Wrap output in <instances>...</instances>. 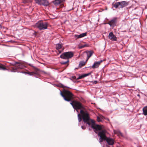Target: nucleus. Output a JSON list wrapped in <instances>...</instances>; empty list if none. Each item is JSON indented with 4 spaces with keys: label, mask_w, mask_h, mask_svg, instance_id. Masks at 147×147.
Listing matches in <instances>:
<instances>
[{
    "label": "nucleus",
    "mask_w": 147,
    "mask_h": 147,
    "mask_svg": "<svg viewBox=\"0 0 147 147\" xmlns=\"http://www.w3.org/2000/svg\"><path fill=\"white\" fill-rule=\"evenodd\" d=\"M61 86H62V87L63 88L65 87V86H63V85H62Z\"/></svg>",
    "instance_id": "nucleus-32"
},
{
    "label": "nucleus",
    "mask_w": 147,
    "mask_h": 147,
    "mask_svg": "<svg viewBox=\"0 0 147 147\" xmlns=\"http://www.w3.org/2000/svg\"><path fill=\"white\" fill-rule=\"evenodd\" d=\"M23 73L28 74H29L30 75H33V74H34V72H22Z\"/></svg>",
    "instance_id": "nucleus-24"
},
{
    "label": "nucleus",
    "mask_w": 147,
    "mask_h": 147,
    "mask_svg": "<svg viewBox=\"0 0 147 147\" xmlns=\"http://www.w3.org/2000/svg\"><path fill=\"white\" fill-rule=\"evenodd\" d=\"M0 28H2V26L0 24Z\"/></svg>",
    "instance_id": "nucleus-34"
},
{
    "label": "nucleus",
    "mask_w": 147,
    "mask_h": 147,
    "mask_svg": "<svg viewBox=\"0 0 147 147\" xmlns=\"http://www.w3.org/2000/svg\"><path fill=\"white\" fill-rule=\"evenodd\" d=\"M34 33L33 34V35H34L35 36H36V32L34 31Z\"/></svg>",
    "instance_id": "nucleus-30"
},
{
    "label": "nucleus",
    "mask_w": 147,
    "mask_h": 147,
    "mask_svg": "<svg viewBox=\"0 0 147 147\" xmlns=\"http://www.w3.org/2000/svg\"><path fill=\"white\" fill-rule=\"evenodd\" d=\"M70 104L73 108L78 112V110L83 108L82 104L80 102L77 101H71Z\"/></svg>",
    "instance_id": "nucleus-5"
},
{
    "label": "nucleus",
    "mask_w": 147,
    "mask_h": 147,
    "mask_svg": "<svg viewBox=\"0 0 147 147\" xmlns=\"http://www.w3.org/2000/svg\"><path fill=\"white\" fill-rule=\"evenodd\" d=\"M107 132L105 130H102L98 132V135L100 137L99 140L100 142H102L104 141H106L109 145H113L114 143V140L112 138L107 137L106 134Z\"/></svg>",
    "instance_id": "nucleus-2"
},
{
    "label": "nucleus",
    "mask_w": 147,
    "mask_h": 147,
    "mask_svg": "<svg viewBox=\"0 0 147 147\" xmlns=\"http://www.w3.org/2000/svg\"><path fill=\"white\" fill-rule=\"evenodd\" d=\"M119 2H117L115 3L113 7H114L116 8H119Z\"/></svg>",
    "instance_id": "nucleus-21"
},
{
    "label": "nucleus",
    "mask_w": 147,
    "mask_h": 147,
    "mask_svg": "<svg viewBox=\"0 0 147 147\" xmlns=\"http://www.w3.org/2000/svg\"><path fill=\"white\" fill-rule=\"evenodd\" d=\"M48 27V24L47 22L40 21L36 23L34 28H47Z\"/></svg>",
    "instance_id": "nucleus-7"
},
{
    "label": "nucleus",
    "mask_w": 147,
    "mask_h": 147,
    "mask_svg": "<svg viewBox=\"0 0 147 147\" xmlns=\"http://www.w3.org/2000/svg\"><path fill=\"white\" fill-rule=\"evenodd\" d=\"M25 67L24 65L22 63H16L15 65L10 67L9 69H7L5 66L0 64V70H8L9 71L16 72L18 71V69H22Z\"/></svg>",
    "instance_id": "nucleus-3"
},
{
    "label": "nucleus",
    "mask_w": 147,
    "mask_h": 147,
    "mask_svg": "<svg viewBox=\"0 0 147 147\" xmlns=\"http://www.w3.org/2000/svg\"><path fill=\"white\" fill-rule=\"evenodd\" d=\"M65 0H57L56 2L57 3L55 5H58L60 4L61 3L65 1Z\"/></svg>",
    "instance_id": "nucleus-19"
},
{
    "label": "nucleus",
    "mask_w": 147,
    "mask_h": 147,
    "mask_svg": "<svg viewBox=\"0 0 147 147\" xmlns=\"http://www.w3.org/2000/svg\"><path fill=\"white\" fill-rule=\"evenodd\" d=\"M60 91L61 95L65 101L70 102L74 99V96L70 91L64 89L62 91Z\"/></svg>",
    "instance_id": "nucleus-4"
},
{
    "label": "nucleus",
    "mask_w": 147,
    "mask_h": 147,
    "mask_svg": "<svg viewBox=\"0 0 147 147\" xmlns=\"http://www.w3.org/2000/svg\"><path fill=\"white\" fill-rule=\"evenodd\" d=\"M69 61V60H67V61H61V62L60 63L62 65H65L68 63Z\"/></svg>",
    "instance_id": "nucleus-22"
},
{
    "label": "nucleus",
    "mask_w": 147,
    "mask_h": 147,
    "mask_svg": "<svg viewBox=\"0 0 147 147\" xmlns=\"http://www.w3.org/2000/svg\"><path fill=\"white\" fill-rule=\"evenodd\" d=\"M119 3H120L119 9L123 8L127 6L128 4V2L125 1L119 2Z\"/></svg>",
    "instance_id": "nucleus-12"
},
{
    "label": "nucleus",
    "mask_w": 147,
    "mask_h": 147,
    "mask_svg": "<svg viewBox=\"0 0 147 147\" xmlns=\"http://www.w3.org/2000/svg\"><path fill=\"white\" fill-rule=\"evenodd\" d=\"M56 48L59 52V53H61L63 51L64 48L63 46V44L58 43L56 44Z\"/></svg>",
    "instance_id": "nucleus-9"
},
{
    "label": "nucleus",
    "mask_w": 147,
    "mask_h": 147,
    "mask_svg": "<svg viewBox=\"0 0 147 147\" xmlns=\"http://www.w3.org/2000/svg\"><path fill=\"white\" fill-rule=\"evenodd\" d=\"M93 53V52L92 51H88L87 53L88 57V58L90 57L92 55Z\"/></svg>",
    "instance_id": "nucleus-17"
},
{
    "label": "nucleus",
    "mask_w": 147,
    "mask_h": 147,
    "mask_svg": "<svg viewBox=\"0 0 147 147\" xmlns=\"http://www.w3.org/2000/svg\"><path fill=\"white\" fill-rule=\"evenodd\" d=\"M89 58H88H88H87V59H86V61L85 62H86V61L88 60V59H89Z\"/></svg>",
    "instance_id": "nucleus-33"
},
{
    "label": "nucleus",
    "mask_w": 147,
    "mask_h": 147,
    "mask_svg": "<svg viewBox=\"0 0 147 147\" xmlns=\"http://www.w3.org/2000/svg\"><path fill=\"white\" fill-rule=\"evenodd\" d=\"M97 83H98L97 81H94V82H93V83L94 84H96Z\"/></svg>",
    "instance_id": "nucleus-28"
},
{
    "label": "nucleus",
    "mask_w": 147,
    "mask_h": 147,
    "mask_svg": "<svg viewBox=\"0 0 147 147\" xmlns=\"http://www.w3.org/2000/svg\"><path fill=\"white\" fill-rule=\"evenodd\" d=\"M86 63V62L84 61H81L79 65V67H81L84 65Z\"/></svg>",
    "instance_id": "nucleus-18"
},
{
    "label": "nucleus",
    "mask_w": 147,
    "mask_h": 147,
    "mask_svg": "<svg viewBox=\"0 0 147 147\" xmlns=\"http://www.w3.org/2000/svg\"><path fill=\"white\" fill-rule=\"evenodd\" d=\"M47 28H39L40 30H44V29H47Z\"/></svg>",
    "instance_id": "nucleus-29"
},
{
    "label": "nucleus",
    "mask_w": 147,
    "mask_h": 147,
    "mask_svg": "<svg viewBox=\"0 0 147 147\" xmlns=\"http://www.w3.org/2000/svg\"><path fill=\"white\" fill-rule=\"evenodd\" d=\"M104 60H101L100 61H99L95 62L94 63V64L92 66V68H95L98 67L100 65V63Z\"/></svg>",
    "instance_id": "nucleus-13"
},
{
    "label": "nucleus",
    "mask_w": 147,
    "mask_h": 147,
    "mask_svg": "<svg viewBox=\"0 0 147 147\" xmlns=\"http://www.w3.org/2000/svg\"><path fill=\"white\" fill-rule=\"evenodd\" d=\"M82 129H85L86 128V127L84 126H82L81 127Z\"/></svg>",
    "instance_id": "nucleus-27"
},
{
    "label": "nucleus",
    "mask_w": 147,
    "mask_h": 147,
    "mask_svg": "<svg viewBox=\"0 0 147 147\" xmlns=\"http://www.w3.org/2000/svg\"><path fill=\"white\" fill-rule=\"evenodd\" d=\"M143 113L144 115H147V107L144 108L143 109Z\"/></svg>",
    "instance_id": "nucleus-16"
},
{
    "label": "nucleus",
    "mask_w": 147,
    "mask_h": 147,
    "mask_svg": "<svg viewBox=\"0 0 147 147\" xmlns=\"http://www.w3.org/2000/svg\"><path fill=\"white\" fill-rule=\"evenodd\" d=\"M42 0H35L36 3L41 5Z\"/></svg>",
    "instance_id": "nucleus-23"
},
{
    "label": "nucleus",
    "mask_w": 147,
    "mask_h": 147,
    "mask_svg": "<svg viewBox=\"0 0 147 147\" xmlns=\"http://www.w3.org/2000/svg\"><path fill=\"white\" fill-rule=\"evenodd\" d=\"M117 18H113L112 19L109 21L108 24H109L111 27H114L117 25Z\"/></svg>",
    "instance_id": "nucleus-8"
},
{
    "label": "nucleus",
    "mask_w": 147,
    "mask_h": 147,
    "mask_svg": "<svg viewBox=\"0 0 147 147\" xmlns=\"http://www.w3.org/2000/svg\"><path fill=\"white\" fill-rule=\"evenodd\" d=\"M88 45L86 44H84L83 45H81L79 47V49H82L85 47H88Z\"/></svg>",
    "instance_id": "nucleus-20"
},
{
    "label": "nucleus",
    "mask_w": 147,
    "mask_h": 147,
    "mask_svg": "<svg viewBox=\"0 0 147 147\" xmlns=\"http://www.w3.org/2000/svg\"><path fill=\"white\" fill-rule=\"evenodd\" d=\"M91 72H90L87 74H83L81 76H79V77L77 78H76L75 76H73L71 78L73 80H78L89 76L91 74Z\"/></svg>",
    "instance_id": "nucleus-10"
},
{
    "label": "nucleus",
    "mask_w": 147,
    "mask_h": 147,
    "mask_svg": "<svg viewBox=\"0 0 147 147\" xmlns=\"http://www.w3.org/2000/svg\"><path fill=\"white\" fill-rule=\"evenodd\" d=\"M97 120L98 122H100L102 121L101 119L99 117H97Z\"/></svg>",
    "instance_id": "nucleus-25"
},
{
    "label": "nucleus",
    "mask_w": 147,
    "mask_h": 147,
    "mask_svg": "<svg viewBox=\"0 0 147 147\" xmlns=\"http://www.w3.org/2000/svg\"><path fill=\"white\" fill-rule=\"evenodd\" d=\"M30 65V66H32V67H33V66H32V65Z\"/></svg>",
    "instance_id": "nucleus-36"
},
{
    "label": "nucleus",
    "mask_w": 147,
    "mask_h": 147,
    "mask_svg": "<svg viewBox=\"0 0 147 147\" xmlns=\"http://www.w3.org/2000/svg\"><path fill=\"white\" fill-rule=\"evenodd\" d=\"M87 32H86L84 33H83L80 34V35L76 34L75 35V36L76 39H78L81 38L83 37L84 36H86L87 35Z\"/></svg>",
    "instance_id": "nucleus-14"
},
{
    "label": "nucleus",
    "mask_w": 147,
    "mask_h": 147,
    "mask_svg": "<svg viewBox=\"0 0 147 147\" xmlns=\"http://www.w3.org/2000/svg\"><path fill=\"white\" fill-rule=\"evenodd\" d=\"M74 53L72 51L65 52L62 53L60 56V57L63 59L69 60L74 56Z\"/></svg>",
    "instance_id": "nucleus-6"
},
{
    "label": "nucleus",
    "mask_w": 147,
    "mask_h": 147,
    "mask_svg": "<svg viewBox=\"0 0 147 147\" xmlns=\"http://www.w3.org/2000/svg\"><path fill=\"white\" fill-rule=\"evenodd\" d=\"M109 38L111 40L113 41H116L117 40V38L114 35L112 32H111L109 33Z\"/></svg>",
    "instance_id": "nucleus-11"
},
{
    "label": "nucleus",
    "mask_w": 147,
    "mask_h": 147,
    "mask_svg": "<svg viewBox=\"0 0 147 147\" xmlns=\"http://www.w3.org/2000/svg\"><path fill=\"white\" fill-rule=\"evenodd\" d=\"M80 113V114L79 113L78 115L79 122L81 121L82 119L84 122L88 124L89 126L91 125L94 131H101L102 128L101 125L95 124L94 121L90 118L89 115L87 111L81 110Z\"/></svg>",
    "instance_id": "nucleus-1"
},
{
    "label": "nucleus",
    "mask_w": 147,
    "mask_h": 147,
    "mask_svg": "<svg viewBox=\"0 0 147 147\" xmlns=\"http://www.w3.org/2000/svg\"><path fill=\"white\" fill-rule=\"evenodd\" d=\"M137 96H140V95H139V94H138V95H137Z\"/></svg>",
    "instance_id": "nucleus-35"
},
{
    "label": "nucleus",
    "mask_w": 147,
    "mask_h": 147,
    "mask_svg": "<svg viewBox=\"0 0 147 147\" xmlns=\"http://www.w3.org/2000/svg\"><path fill=\"white\" fill-rule=\"evenodd\" d=\"M118 134L119 135L121 136H123L122 134L120 131H118Z\"/></svg>",
    "instance_id": "nucleus-26"
},
{
    "label": "nucleus",
    "mask_w": 147,
    "mask_h": 147,
    "mask_svg": "<svg viewBox=\"0 0 147 147\" xmlns=\"http://www.w3.org/2000/svg\"><path fill=\"white\" fill-rule=\"evenodd\" d=\"M49 4L48 1L47 0H42L41 5L45 6H47Z\"/></svg>",
    "instance_id": "nucleus-15"
},
{
    "label": "nucleus",
    "mask_w": 147,
    "mask_h": 147,
    "mask_svg": "<svg viewBox=\"0 0 147 147\" xmlns=\"http://www.w3.org/2000/svg\"><path fill=\"white\" fill-rule=\"evenodd\" d=\"M57 0H55L54 1V4L55 5V4L57 3H56V1Z\"/></svg>",
    "instance_id": "nucleus-31"
}]
</instances>
